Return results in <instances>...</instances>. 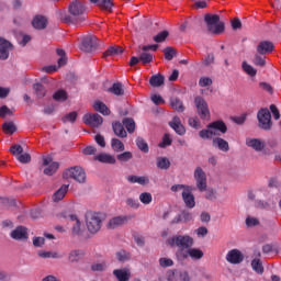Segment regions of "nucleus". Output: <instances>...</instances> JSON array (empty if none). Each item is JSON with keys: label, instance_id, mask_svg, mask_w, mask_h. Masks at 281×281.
Returning <instances> with one entry per match:
<instances>
[{"label": "nucleus", "instance_id": "nucleus-37", "mask_svg": "<svg viewBox=\"0 0 281 281\" xmlns=\"http://www.w3.org/2000/svg\"><path fill=\"white\" fill-rule=\"evenodd\" d=\"M138 58L142 63V65H149V63H153V54L144 52L138 53Z\"/></svg>", "mask_w": 281, "mask_h": 281}, {"label": "nucleus", "instance_id": "nucleus-36", "mask_svg": "<svg viewBox=\"0 0 281 281\" xmlns=\"http://www.w3.org/2000/svg\"><path fill=\"white\" fill-rule=\"evenodd\" d=\"M123 126H125L127 133H135V120L127 117L123 120Z\"/></svg>", "mask_w": 281, "mask_h": 281}, {"label": "nucleus", "instance_id": "nucleus-46", "mask_svg": "<svg viewBox=\"0 0 281 281\" xmlns=\"http://www.w3.org/2000/svg\"><path fill=\"white\" fill-rule=\"evenodd\" d=\"M76 120H78V112H76V111L66 114L61 119L64 124L67 123V122H70V124H74L76 122Z\"/></svg>", "mask_w": 281, "mask_h": 281}, {"label": "nucleus", "instance_id": "nucleus-11", "mask_svg": "<svg viewBox=\"0 0 281 281\" xmlns=\"http://www.w3.org/2000/svg\"><path fill=\"white\" fill-rule=\"evenodd\" d=\"M182 201L188 207V210H194L196 207V199L194 198V193H192V187H187L184 191L181 193Z\"/></svg>", "mask_w": 281, "mask_h": 281}, {"label": "nucleus", "instance_id": "nucleus-39", "mask_svg": "<svg viewBox=\"0 0 281 281\" xmlns=\"http://www.w3.org/2000/svg\"><path fill=\"white\" fill-rule=\"evenodd\" d=\"M170 104L175 111H178V113H183V111H186V108H183V102H181L179 99H171Z\"/></svg>", "mask_w": 281, "mask_h": 281}, {"label": "nucleus", "instance_id": "nucleus-32", "mask_svg": "<svg viewBox=\"0 0 281 281\" xmlns=\"http://www.w3.org/2000/svg\"><path fill=\"white\" fill-rule=\"evenodd\" d=\"M110 93H113V95H124V88L122 87L121 82H115L108 89Z\"/></svg>", "mask_w": 281, "mask_h": 281}, {"label": "nucleus", "instance_id": "nucleus-25", "mask_svg": "<svg viewBox=\"0 0 281 281\" xmlns=\"http://www.w3.org/2000/svg\"><path fill=\"white\" fill-rule=\"evenodd\" d=\"M95 161H100V164H115V156L111 154L102 153L94 156Z\"/></svg>", "mask_w": 281, "mask_h": 281}, {"label": "nucleus", "instance_id": "nucleus-34", "mask_svg": "<svg viewBox=\"0 0 281 281\" xmlns=\"http://www.w3.org/2000/svg\"><path fill=\"white\" fill-rule=\"evenodd\" d=\"M98 5L101 8V10H106L108 12H112L113 8L115 7L113 0H99Z\"/></svg>", "mask_w": 281, "mask_h": 281}, {"label": "nucleus", "instance_id": "nucleus-48", "mask_svg": "<svg viewBox=\"0 0 281 281\" xmlns=\"http://www.w3.org/2000/svg\"><path fill=\"white\" fill-rule=\"evenodd\" d=\"M164 55L166 60H172V58L177 56V50L173 47L168 46L164 49Z\"/></svg>", "mask_w": 281, "mask_h": 281}, {"label": "nucleus", "instance_id": "nucleus-9", "mask_svg": "<svg viewBox=\"0 0 281 281\" xmlns=\"http://www.w3.org/2000/svg\"><path fill=\"white\" fill-rule=\"evenodd\" d=\"M193 177L199 192H205L207 190V176L203 171V168L196 167Z\"/></svg>", "mask_w": 281, "mask_h": 281}, {"label": "nucleus", "instance_id": "nucleus-7", "mask_svg": "<svg viewBox=\"0 0 281 281\" xmlns=\"http://www.w3.org/2000/svg\"><path fill=\"white\" fill-rule=\"evenodd\" d=\"M64 179H74L77 183H87V172L81 167H71L64 171Z\"/></svg>", "mask_w": 281, "mask_h": 281}, {"label": "nucleus", "instance_id": "nucleus-50", "mask_svg": "<svg viewBox=\"0 0 281 281\" xmlns=\"http://www.w3.org/2000/svg\"><path fill=\"white\" fill-rule=\"evenodd\" d=\"M180 216L182 218V223H190V221L194 220V214L188 210L181 211Z\"/></svg>", "mask_w": 281, "mask_h": 281}, {"label": "nucleus", "instance_id": "nucleus-56", "mask_svg": "<svg viewBox=\"0 0 281 281\" xmlns=\"http://www.w3.org/2000/svg\"><path fill=\"white\" fill-rule=\"evenodd\" d=\"M116 159L119 161H130V159H133V154L131 151H124L123 154H119Z\"/></svg>", "mask_w": 281, "mask_h": 281}, {"label": "nucleus", "instance_id": "nucleus-53", "mask_svg": "<svg viewBox=\"0 0 281 281\" xmlns=\"http://www.w3.org/2000/svg\"><path fill=\"white\" fill-rule=\"evenodd\" d=\"M254 65H256L257 67H265V65H267V61L265 60L263 56H260L258 54L255 55L254 59H252Z\"/></svg>", "mask_w": 281, "mask_h": 281}, {"label": "nucleus", "instance_id": "nucleus-44", "mask_svg": "<svg viewBox=\"0 0 281 281\" xmlns=\"http://www.w3.org/2000/svg\"><path fill=\"white\" fill-rule=\"evenodd\" d=\"M136 146L142 150V153H148V143L143 137H137L136 138Z\"/></svg>", "mask_w": 281, "mask_h": 281}, {"label": "nucleus", "instance_id": "nucleus-49", "mask_svg": "<svg viewBox=\"0 0 281 281\" xmlns=\"http://www.w3.org/2000/svg\"><path fill=\"white\" fill-rule=\"evenodd\" d=\"M53 100H56V102H65L67 100V92L65 90H58L54 93Z\"/></svg>", "mask_w": 281, "mask_h": 281}, {"label": "nucleus", "instance_id": "nucleus-55", "mask_svg": "<svg viewBox=\"0 0 281 281\" xmlns=\"http://www.w3.org/2000/svg\"><path fill=\"white\" fill-rule=\"evenodd\" d=\"M116 259L119 262H126L131 257L126 254V250H120L116 252Z\"/></svg>", "mask_w": 281, "mask_h": 281}, {"label": "nucleus", "instance_id": "nucleus-51", "mask_svg": "<svg viewBox=\"0 0 281 281\" xmlns=\"http://www.w3.org/2000/svg\"><path fill=\"white\" fill-rule=\"evenodd\" d=\"M91 271H99V272L106 271V261L92 263Z\"/></svg>", "mask_w": 281, "mask_h": 281}, {"label": "nucleus", "instance_id": "nucleus-27", "mask_svg": "<svg viewBox=\"0 0 281 281\" xmlns=\"http://www.w3.org/2000/svg\"><path fill=\"white\" fill-rule=\"evenodd\" d=\"M124 48L122 46H110L104 53L103 58H109V56H119V54H123Z\"/></svg>", "mask_w": 281, "mask_h": 281}, {"label": "nucleus", "instance_id": "nucleus-63", "mask_svg": "<svg viewBox=\"0 0 281 281\" xmlns=\"http://www.w3.org/2000/svg\"><path fill=\"white\" fill-rule=\"evenodd\" d=\"M200 87H212V79L209 77H202L199 80Z\"/></svg>", "mask_w": 281, "mask_h": 281}, {"label": "nucleus", "instance_id": "nucleus-13", "mask_svg": "<svg viewBox=\"0 0 281 281\" xmlns=\"http://www.w3.org/2000/svg\"><path fill=\"white\" fill-rule=\"evenodd\" d=\"M226 260L231 265H240L243 260H245V257L243 256V252L238 249H232L226 255Z\"/></svg>", "mask_w": 281, "mask_h": 281}, {"label": "nucleus", "instance_id": "nucleus-43", "mask_svg": "<svg viewBox=\"0 0 281 281\" xmlns=\"http://www.w3.org/2000/svg\"><path fill=\"white\" fill-rule=\"evenodd\" d=\"M33 89L37 95V98L41 100L43 99V97L45 95V93H47V90H45V86L42 83H35L33 86Z\"/></svg>", "mask_w": 281, "mask_h": 281}, {"label": "nucleus", "instance_id": "nucleus-18", "mask_svg": "<svg viewBox=\"0 0 281 281\" xmlns=\"http://www.w3.org/2000/svg\"><path fill=\"white\" fill-rule=\"evenodd\" d=\"M273 49H274V46L269 41H262L257 45V53H259L260 56H265L266 54H271Z\"/></svg>", "mask_w": 281, "mask_h": 281}, {"label": "nucleus", "instance_id": "nucleus-62", "mask_svg": "<svg viewBox=\"0 0 281 281\" xmlns=\"http://www.w3.org/2000/svg\"><path fill=\"white\" fill-rule=\"evenodd\" d=\"M246 225H247V227H256V226L260 225V221H258V218H256V217H247Z\"/></svg>", "mask_w": 281, "mask_h": 281}, {"label": "nucleus", "instance_id": "nucleus-15", "mask_svg": "<svg viewBox=\"0 0 281 281\" xmlns=\"http://www.w3.org/2000/svg\"><path fill=\"white\" fill-rule=\"evenodd\" d=\"M10 236L13 240H27V228L25 226H18L11 232Z\"/></svg>", "mask_w": 281, "mask_h": 281}, {"label": "nucleus", "instance_id": "nucleus-23", "mask_svg": "<svg viewBox=\"0 0 281 281\" xmlns=\"http://www.w3.org/2000/svg\"><path fill=\"white\" fill-rule=\"evenodd\" d=\"M206 128H212V131H220L223 135L227 133V125L222 120L210 123Z\"/></svg>", "mask_w": 281, "mask_h": 281}, {"label": "nucleus", "instance_id": "nucleus-3", "mask_svg": "<svg viewBox=\"0 0 281 281\" xmlns=\"http://www.w3.org/2000/svg\"><path fill=\"white\" fill-rule=\"evenodd\" d=\"M169 247H177V251H188L194 245V238L190 235H175L167 239Z\"/></svg>", "mask_w": 281, "mask_h": 281}, {"label": "nucleus", "instance_id": "nucleus-58", "mask_svg": "<svg viewBox=\"0 0 281 281\" xmlns=\"http://www.w3.org/2000/svg\"><path fill=\"white\" fill-rule=\"evenodd\" d=\"M5 115L12 116L14 112L8 108V105L0 106V117H5Z\"/></svg>", "mask_w": 281, "mask_h": 281}, {"label": "nucleus", "instance_id": "nucleus-64", "mask_svg": "<svg viewBox=\"0 0 281 281\" xmlns=\"http://www.w3.org/2000/svg\"><path fill=\"white\" fill-rule=\"evenodd\" d=\"M10 151L12 153V155H22L23 147L21 145H12Z\"/></svg>", "mask_w": 281, "mask_h": 281}, {"label": "nucleus", "instance_id": "nucleus-40", "mask_svg": "<svg viewBox=\"0 0 281 281\" xmlns=\"http://www.w3.org/2000/svg\"><path fill=\"white\" fill-rule=\"evenodd\" d=\"M37 256H40V258H54V259L63 258V255L58 252L43 251V250L38 251Z\"/></svg>", "mask_w": 281, "mask_h": 281}, {"label": "nucleus", "instance_id": "nucleus-12", "mask_svg": "<svg viewBox=\"0 0 281 281\" xmlns=\"http://www.w3.org/2000/svg\"><path fill=\"white\" fill-rule=\"evenodd\" d=\"M83 124L87 126H92V128H98V126H102L104 120L100 114H85L82 117Z\"/></svg>", "mask_w": 281, "mask_h": 281}, {"label": "nucleus", "instance_id": "nucleus-59", "mask_svg": "<svg viewBox=\"0 0 281 281\" xmlns=\"http://www.w3.org/2000/svg\"><path fill=\"white\" fill-rule=\"evenodd\" d=\"M188 122L191 128H195V131H199V128H201V122L199 121V119L190 117Z\"/></svg>", "mask_w": 281, "mask_h": 281}, {"label": "nucleus", "instance_id": "nucleus-52", "mask_svg": "<svg viewBox=\"0 0 281 281\" xmlns=\"http://www.w3.org/2000/svg\"><path fill=\"white\" fill-rule=\"evenodd\" d=\"M243 69L248 76H256V74H258V71L251 65L247 64V61L243 63Z\"/></svg>", "mask_w": 281, "mask_h": 281}, {"label": "nucleus", "instance_id": "nucleus-29", "mask_svg": "<svg viewBox=\"0 0 281 281\" xmlns=\"http://www.w3.org/2000/svg\"><path fill=\"white\" fill-rule=\"evenodd\" d=\"M112 128L114 131V134L117 136V137H121V138H124L126 137V130L124 128V125H122V123L120 122H116L112 125Z\"/></svg>", "mask_w": 281, "mask_h": 281}, {"label": "nucleus", "instance_id": "nucleus-19", "mask_svg": "<svg viewBox=\"0 0 281 281\" xmlns=\"http://www.w3.org/2000/svg\"><path fill=\"white\" fill-rule=\"evenodd\" d=\"M113 276L116 278L117 281H128L131 280V269L128 268L114 269Z\"/></svg>", "mask_w": 281, "mask_h": 281}, {"label": "nucleus", "instance_id": "nucleus-2", "mask_svg": "<svg viewBox=\"0 0 281 281\" xmlns=\"http://www.w3.org/2000/svg\"><path fill=\"white\" fill-rule=\"evenodd\" d=\"M85 217L87 229L90 234H98V232L102 229V222L104 221V215L102 213L88 211Z\"/></svg>", "mask_w": 281, "mask_h": 281}, {"label": "nucleus", "instance_id": "nucleus-6", "mask_svg": "<svg viewBox=\"0 0 281 281\" xmlns=\"http://www.w3.org/2000/svg\"><path fill=\"white\" fill-rule=\"evenodd\" d=\"M203 256V250L192 247H190L188 250L176 251V258L179 262H184V260H188V258H192V260H201Z\"/></svg>", "mask_w": 281, "mask_h": 281}, {"label": "nucleus", "instance_id": "nucleus-61", "mask_svg": "<svg viewBox=\"0 0 281 281\" xmlns=\"http://www.w3.org/2000/svg\"><path fill=\"white\" fill-rule=\"evenodd\" d=\"M126 205H128V207H132L133 210H138L139 209V201H137L133 198H128L126 200Z\"/></svg>", "mask_w": 281, "mask_h": 281}, {"label": "nucleus", "instance_id": "nucleus-45", "mask_svg": "<svg viewBox=\"0 0 281 281\" xmlns=\"http://www.w3.org/2000/svg\"><path fill=\"white\" fill-rule=\"evenodd\" d=\"M168 36H170V33L168 31H161L153 37V41L155 43H164L166 38H168Z\"/></svg>", "mask_w": 281, "mask_h": 281}, {"label": "nucleus", "instance_id": "nucleus-47", "mask_svg": "<svg viewBox=\"0 0 281 281\" xmlns=\"http://www.w3.org/2000/svg\"><path fill=\"white\" fill-rule=\"evenodd\" d=\"M70 221H75V225L72 226V234L76 236L80 235V220H78V216L70 215Z\"/></svg>", "mask_w": 281, "mask_h": 281}, {"label": "nucleus", "instance_id": "nucleus-38", "mask_svg": "<svg viewBox=\"0 0 281 281\" xmlns=\"http://www.w3.org/2000/svg\"><path fill=\"white\" fill-rule=\"evenodd\" d=\"M139 201L143 205H150L153 203V194L150 192H143L139 194Z\"/></svg>", "mask_w": 281, "mask_h": 281}, {"label": "nucleus", "instance_id": "nucleus-24", "mask_svg": "<svg viewBox=\"0 0 281 281\" xmlns=\"http://www.w3.org/2000/svg\"><path fill=\"white\" fill-rule=\"evenodd\" d=\"M32 25L35 30H45V27H47V18L36 15L32 21Z\"/></svg>", "mask_w": 281, "mask_h": 281}, {"label": "nucleus", "instance_id": "nucleus-5", "mask_svg": "<svg viewBox=\"0 0 281 281\" xmlns=\"http://www.w3.org/2000/svg\"><path fill=\"white\" fill-rule=\"evenodd\" d=\"M258 126L261 131H271L273 122L271 121V112L268 108H261L257 113Z\"/></svg>", "mask_w": 281, "mask_h": 281}, {"label": "nucleus", "instance_id": "nucleus-60", "mask_svg": "<svg viewBox=\"0 0 281 281\" xmlns=\"http://www.w3.org/2000/svg\"><path fill=\"white\" fill-rule=\"evenodd\" d=\"M159 265L160 267H164L166 269L168 267H172V265H175V261H172V259L170 258H160Z\"/></svg>", "mask_w": 281, "mask_h": 281}, {"label": "nucleus", "instance_id": "nucleus-8", "mask_svg": "<svg viewBox=\"0 0 281 281\" xmlns=\"http://www.w3.org/2000/svg\"><path fill=\"white\" fill-rule=\"evenodd\" d=\"M98 37L95 35H87L82 38L80 49L81 52H87L88 54H91V52H95L99 47Z\"/></svg>", "mask_w": 281, "mask_h": 281}, {"label": "nucleus", "instance_id": "nucleus-20", "mask_svg": "<svg viewBox=\"0 0 281 281\" xmlns=\"http://www.w3.org/2000/svg\"><path fill=\"white\" fill-rule=\"evenodd\" d=\"M213 146L222 150V153H229V143L222 137L213 138Z\"/></svg>", "mask_w": 281, "mask_h": 281}, {"label": "nucleus", "instance_id": "nucleus-22", "mask_svg": "<svg viewBox=\"0 0 281 281\" xmlns=\"http://www.w3.org/2000/svg\"><path fill=\"white\" fill-rule=\"evenodd\" d=\"M69 192V184H63L54 194L53 201L58 203L65 199V195Z\"/></svg>", "mask_w": 281, "mask_h": 281}, {"label": "nucleus", "instance_id": "nucleus-42", "mask_svg": "<svg viewBox=\"0 0 281 281\" xmlns=\"http://www.w3.org/2000/svg\"><path fill=\"white\" fill-rule=\"evenodd\" d=\"M59 165L58 162H52L50 165H48V167H46L44 169V175H46L47 177H52L53 175H55V172L58 170Z\"/></svg>", "mask_w": 281, "mask_h": 281}, {"label": "nucleus", "instance_id": "nucleus-57", "mask_svg": "<svg viewBox=\"0 0 281 281\" xmlns=\"http://www.w3.org/2000/svg\"><path fill=\"white\" fill-rule=\"evenodd\" d=\"M204 196H205V199L207 201H216V190H214V189H206Z\"/></svg>", "mask_w": 281, "mask_h": 281}, {"label": "nucleus", "instance_id": "nucleus-4", "mask_svg": "<svg viewBox=\"0 0 281 281\" xmlns=\"http://www.w3.org/2000/svg\"><path fill=\"white\" fill-rule=\"evenodd\" d=\"M204 23L211 34L218 35L225 32V23L221 22V16L218 14L206 13L204 15Z\"/></svg>", "mask_w": 281, "mask_h": 281}, {"label": "nucleus", "instance_id": "nucleus-30", "mask_svg": "<svg viewBox=\"0 0 281 281\" xmlns=\"http://www.w3.org/2000/svg\"><path fill=\"white\" fill-rule=\"evenodd\" d=\"M156 166L159 170H168V168H170V159L166 157H158L156 159Z\"/></svg>", "mask_w": 281, "mask_h": 281}, {"label": "nucleus", "instance_id": "nucleus-16", "mask_svg": "<svg viewBox=\"0 0 281 281\" xmlns=\"http://www.w3.org/2000/svg\"><path fill=\"white\" fill-rule=\"evenodd\" d=\"M128 223V216L120 215L111 218L108 223L109 229H115L117 227H122V225H126Z\"/></svg>", "mask_w": 281, "mask_h": 281}, {"label": "nucleus", "instance_id": "nucleus-41", "mask_svg": "<svg viewBox=\"0 0 281 281\" xmlns=\"http://www.w3.org/2000/svg\"><path fill=\"white\" fill-rule=\"evenodd\" d=\"M214 135H216V132H214L212 128H206L199 132V137H201V139H212Z\"/></svg>", "mask_w": 281, "mask_h": 281}, {"label": "nucleus", "instance_id": "nucleus-17", "mask_svg": "<svg viewBox=\"0 0 281 281\" xmlns=\"http://www.w3.org/2000/svg\"><path fill=\"white\" fill-rule=\"evenodd\" d=\"M169 126L177 133V135H186V126L181 124V119L179 116H173L169 122Z\"/></svg>", "mask_w": 281, "mask_h": 281}, {"label": "nucleus", "instance_id": "nucleus-1", "mask_svg": "<svg viewBox=\"0 0 281 281\" xmlns=\"http://www.w3.org/2000/svg\"><path fill=\"white\" fill-rule=\"evenodd\" d=\"M69 14L65 13L60 15L61 23H67L68 25H80V23H85L87 21V7L85 2L80 0H75L70 2L68 7Z\"/></svg>", "mask_w": 281, "mask_h": 281}, {"label": "nucleus", "instance_id": "nucleus-26", "mask_svg": "<svg viewBox=\"0 0 281 281\" xmlns=\"http://www.w3.org/2000/svg\"><path fill=\"white\" fill-rule=\"evenodd\" d=\"M164 82H166V77H164L161 74L153 75L149 78V85L151 87H161Z\"/></svg>", "mask_w": 281, "mask_h": 281}, {"label": "nucleus", "instance_id": "nucleus-31", "mask_svg": "<svg viewBox=\"0 0 281 281\" xmlns=\"http://www.w3.org/2000/svg\"><path fill=\"white\" fill-rule=\"evenodd\" d=\"M252 271L257 272L258 276H262L265 273V267L262 266V260L254 259L251 261Z\"/></svg>", "mask_w": 281, "mask_h": 281}, {"label": "nucleus", "instance_id": "nucleus-21", "mask_svg": "<svg viewBox=\"0 0 281 281\" xmlns=\"http://www.w3.org/2000/svg\"><path fill=\"white\" fill-rule=\"evenodd\" d=\"M246 146L252 148L257 153L265 150V143L258 138H249L246 140Z\"/></svg>", "mask_w": 281, "mask_h": 281}, {"label": "nucleus", "instance_id": "nucleus-33", "mask_svg": "<svg viewBox=\"0 0 281 281\" xmlns=\"http://www.w3.org/2000/svg\"><path fill=\"white\" fill-rule=\"evenodd\" d=\"M111 148L114 150V153H124V143L117 138H112Z\"/></svg>", "mask_w": 281, "mask_h": 281}, {"label": "nucleus", "instance_id": "nucleus-14", "mask_svg": "<svg viewBox=\"0 0 281 281\" xmlns=\"http://www.w3.org/2000/svg\"><path fill=\"white\" fill-rule=\"evenodd\" d=\"M12 44L9 41L0 37V60H8Z\"/></svg>", "mask_w": 281, "mask_h": 281}, {"label": "nucleus", "instance_id": "nucleus-28", "mask_svg": "<svg viewBox=\"0 0 281 281\" xmlns=\"http://www.w3.org/2000/svg\"><path fill=\"white\" fill-rule=\"evenodd\" d=\"M93 109L94 111H98L102 115H111V110L102 101H95L93 104Z\"/></svg>", "mask_w": 281, "mask_h": 281}, {"label": "nucleus", "instance_id": "nucleus-10", "mask_svg": "<svg viewBox=\"0 0 281 281\" xmlns=\"http://www.w3.org/2000/svg\"><path fill=\"white\" fill-rule=\"evenodd\" d=\"M194 104L201 120H206V117H210V106L203 97H196L194 99Z\"/></svg>", "mask_w": 281, "mask_h": 281}, {"label": "nucleus", "instance_id": "nucleus-54", "mask_svg": "<svg viewBox=\"0 0 281 281\" xmlns=\"http://www.w3.org/2000/svg\"><path fill=\"white\" fill-rule=\"evenodd\" d=\"M82 258V252L80 250H72L69 254V260L70 262H78Z\"/></svg>", "mask_w": 281, "mask_h": 281}, {"label": "nucleus", "instance_id": "nucleus-35", "mask_svg": "<svg viewBox=\"0 0 281 281\" xmlns=\"http://www.w3.org/2000/svg\"><path fill=\"white\" fill-rule=\"evenodd\" d=\"M2 131L7 133V135H14V133H16V125L12 122H5L2 124Z\"/></svg>", "mask_w": 281, "mask_h": 281}]
</instances>
